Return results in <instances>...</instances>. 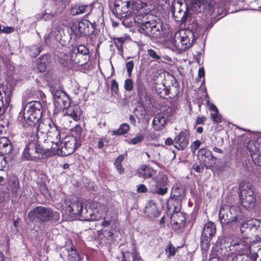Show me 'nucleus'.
I'll list each match as a JSON object with an SVG mask.
<instances>
[{"label":"nucleus","mask_w":261,"mask_h":261,"mask_svg":"<svg viewBox=\"0 0 261 261\" xmlns=\"http://www.w3.org/2000/svg\"><path fill=\"white\" fill-rule=\"evenodd\" d=\"M37 137L41 138L44 144H51L50 150L56 151L59 150L62 143L60 142L61 134L57 125L50 119H43L38 125L37 128Z\"/></svg>","instance_id":"f257e3e1"},{"label":"nucleus","mask_w":261,"mask_h":261,"mask_svg":"<svg viewBox=\"0 0 261 261\" xmlns=\"http://www.w3.org/2000/svg\"><path fill=\"white\" fill-rule=\"evenodd\" d=\"M36 138V140L34 139L32 141L29 140L23 152L22 156L27 160H40L44 156L48 155L47 153L50 151L49 147L45 144L41 146L42 139L37 138V136Z\"/></svg>","instance_id":"f03ea898"},{"label":"nucleus","mask_w":261,"mask_h":261,"mask_svg":"<svg viewBox=\"0 0 261 261\" xmlns=\"http://www.w3.org/2000/svg\"><path fill=\"white\" fill-rule=\"evenodd\" d=\"M28 218L32 223L42 224L53 220L58 221L59 215L51 208L42 206H36L28 213Z\"/></svg>","instance_id":"7ed1b4c3"},{"label":"nucleus","mask_w":261,"mask_h":261,"mask_svg":"<svg viewBox=\"0 0 261 261\" xmlns=\"http://www.w3.org/2000/svg\"><path fill=\"white\" fill-rule=\"evenodd\" d=\"M42 115V107L41 102L35 101L29 102L24 109L23 118L30 126L37 124Z\"/></svg>","instance_id":"20e7f679"},{"label":"nucleus","mask_w":261,"mask_h":261,"mask_svg":"<svg viewBox=\"0 0 261 261\" xmlns=\"http://www.w3.org/2000/svg\"><path fill=\"white\" fill-rule=\"evenodd\" d=\"M240 197L242 205L248 210H252L256 205V200L254 194V188L250 184H246L240 188Z\"/></svg>","instance_id":"39448f33"},{"label":"nucleus","mask_w":261,"mask_h":261,"mask_svg":"<svg viewBox=\"0 0 261 261\" xmlns=\"http://www.w3.org/2000/svg\"><path fill=\"white\" fill-rule=\"evenodd\" d=\"M229 210L231 217V221L235 223L237 225H241L242 228H255L256 229V224L255 222L252 221H247L246 223L244 222L245 221V217L241 211L240 207L232 205L229 206Z\"/></svg>","instance_id":"423d86ee"},{"label":"nucleus","mask_w":261,"mask_h":261,"mask_svg":"<svg viewBox=\"0 0 261 261\" xmlns=\"http://www.w3.org/2000/svg\"><path fill=\"white\" fill-rule=\"evenodd\" d=\"M95 26V23H92L88 20L84 19L77 23H74L71 28V30L76 37H81L83 36H89L93 34Z\"/></svg>","instance_id":"0eeeda50"},{"label":"nucleus","mask_w":261,"mask_h":261,"mask_svg":"<svg viewBox=\"0 0 261 261\" xmlns=\"http://www.w3.org/2000/svg\"><path fill=\"white\" fill-rule=\"evenodd\" d=\"M216 232V225L212 222H208L204 225L201 237L202 249L207 250L210 246V242Z\"/></svg>","instance_id":"6e6552de"},{"label":"nucleus","mask_w":261,"mask_h":261,"mask_svg":"<svg viewBox=\"0 0 261 261\" xmlns=\"http://www.w3.org/2000/svg\"><path fill=\"white\" fill-rule=\"evenodd\" d=\"M130 0H116L113 13L116 17L122 19L123 17L130 14Z\"/></svg>","instance_id":"1a4fd4ad"},{"label":"nucleus","mask_w":261,"mask_h":261,"mask_svg":"<svg viewBox=\"0 0 261 261\" xmlns=\"http://www.w3.org/2000/svg\"><path fill=\"white\" fill-rule=\"evenodd\" d=\"M197 156L199 161L207 168H210L215 164V161L211 151L206 148L199 150Z\"/></svg>","instance_id":"9d476101"},{"label":"nucleus","mask_w":261,"mask_h":261,"mask_svg":"<svg viewBox=\"0 0 261 261\" xmlns=\"http://www.w3.org/2000/svg\"><path fill=\"white\" fill-rule=\"evenodd\" d=\"M11 95V92L8 88L0 87V116L9 106Z\"/></svg>","instance_id":"9b49d317"},{"label":"nucleus","mask_w":261,"mask_h":261,"mask_svg":"<svg viewBox=\"0 0 261 261\" xmlns=\"http://www.w3.org/2000/svg\"><path fill=\"white\" fill-rule=\"evenodd\" d=\"M55 105L60 109H68L70 106L69 97L61 91H57L54 95Z\"/></svg>","instance_id":"f8f14e48"},{"label":"nucleus","mask_w":261,"mask_h":261,"mask_svg":"<svg viewBox=\"0 0 261 261\" xmlns=\"http://www.w3.org/2000/svg\"><path fill=\"white\" fill-rule=\"evenodd\" d=\"M76 139L74 137H66L63 145L59 148L62 154L67 156L72 154L76 147Z\"/></svg>","instance_id":"ddd939ff"},{"label":"nucleus","mask_w":261,"mask_h":261,"mask_svg":"<svg viewBox=\"0 0 261 261\" xmlns=\"http://www.w3.org/2000/svg\"><path fill=\"white\" fill-rule=\"evenodd\" d=\"M189 142V132L185 129L180 132L174 138V147L179 150H184Z\"/></svg>","instance_id":"4468645a"},{"label":"nucleus","mask_w":261,"mask_h":261,"mask_svg":"<svg viewBox=\"0 0 261 261\" xmlns=\"http://www.w3.org/2000/svg\"><path fill=\"white\" fill-rule=\"evenodd\" d=\"M167 177L164 175H160L156 181V187L152 190L154 193L159 195H164L167 192L168 188L167 187Z\"/></svg>","instance_id":"2eb2a0df"},{"label":"nucleus","mask_w":261,"mask_h":261,"mask_svg":"<svg viewBox=\"0 0 261 261\" xmlns=\"http://www.w3.org/2000/svg\"><path fill=\"white\" fill-rule=\"evenodd\" d=\"M186 217L182 213H174L171 217V223L175 229H179L184 226Z\"/></svg>","instance_id":"dca6fc26"},{"label":"nucleus","mask_w":261,"mask_h":261,"mask_svg":"<svg viewBox=\"0 0 261 261\" xmlns=\"http://www.w3.org/2000/svg\"><path fill=\"white\" fill-rule=\"evenodd\" d=\"M181 36V47L185 50L190 47L193 42L194 34L190 30H180Z\"/></svg>","instance_id":"f3484780"},{"label":"nucleus","mask_w":261,"mask_h":261,"mask_svg":"<svg viewBox=\"0 0 261 261\" xmlns=\"http://www.w3.org/2000/svg\"><path fill=\"white\" fill-rule=\"evenodd\" d=\"M228 205L222 206L219 210V219L223 225L232 224Z\"/></svg>","instance_id":"a211bd4d"},{"label":"nucleus","mask_w":261,"mask_h":261,"mask_svg":"<svg viewBox=\"0 0 261 261\" xmlns=\"http://www.w3.org/2000/svg\"><path fill=\"white\" fill-rule=\"evenodd\" d=\"M192 7L195 11L199 12L205 9L211 11L214 8V4L212 0H195Z\"/></svg>","instance_id":"6ab92c4d"},{"label":"nucleus","mask_w":261,"mask_h":261,"mask_svg":"<svg viewBox=\"0 0 261 261\" xmlns=\"http://www.w3.org/2000/svg\"><path fill=\"white\" fill-rule=\"evenodd\" d=\"M69 245L71 246H65L63 248L65 249L68 253L67 258L70 261H81L82 258L77 251L75 249L71 240L69 241Z\"/></svg>","instance_id":"aec40b11"},{"label":"nucleus","mask_w":261,"mask_h":261,"mask_svg":"<svg viewBox=\"0 0 261 261\" xmlns=\"http://www.w3.org/2000/svg\"><path fill=\"white\" fill-rule=\"evenodd\" d=\"M156 174V170L148 166L143 165L137 170L138 176L144 178H153Z\"/></svg>","instance_id":"412c9836"},{"label":"nucleus","mask_w":261,"mask_h":261,"mask_svg":"<svg viewBox=\"0 0 261 261\" xmlns=\"http://www.w3.org/2000/svg\"><path fill=\"white\" fill-rule=\"evenodd\" d=\"M185 188L180 185H174L172 188L171 196L177 201H181L185 196Z\"/></svg>","instance_id":"4be33fe9"},{"label":"nucleus","mask_w":261,"mask_h":261,"mask_svg":"<svg viewBox=\"0 0 261 261\" xmlns=\"http://www.w3.org/2000/svg\"><path fill=\"white\" fill-rule=\"evenodd\" d=\"M92 9V5H76L71 9V13L73 15L90 12Z\"/></svg>","instance_id":"5701e85b"},{"label":"nucleus","mask_w":261,"mask_h":261,"mask_svg":"<svg viewBox=\"0 0 261 261\" xmlns=\"http://www.w3.org/2000/svg\"><path fill=\"white\" fill-rule=\"evenodd\" d=\"M12 149L10 141L6 137L0 138V150L4 154L10 153Z\"/></svg>","instance_id":"b1692460"},{"label":"nucleus","mask_w":261,"mask_h":261,"mask_svg":"<svg viewBox=\"0 0 261 261\" xmlns=\"http://www.w3.org/2000/svg\"><path fill=\"white\" fill-rule=\"evenodd\" d=\"M88 55L83 54H71L70 55V60L73 63L83 65L87 63L88 61Z\"/></svg>","instance_id":"393cba45"},{"label":"nucleus","mask_w":261,"mask_h":261,"mask_svg":"<svg viewBox=\"0 0 261 261\" xmlns=\"http://www.w3.org/2000/svg\"><path fill=\"white\" fill-rule=\"evenodd\" d=\"M49 56L44 55L36 60V66L39 72H42L45 71L48 64Z\"/></svg>","instance_id":"a878e982"},{"label":"nucleus","mask_w":261,"mask_h":261,"mask_svg":"<svg viewBox=\"0 0 261 261\" xmlns=\"http://www.w3.org/2000/svg\"><path fill=\"white\" fill-rule=\"evenodd\" d=\"M166 122L165 117L162 115H158L152 121V125L154 130H159L162 129Z\"/></svg>","instance_id":"bb28decb"},{"label":"nucleus","mask_w":261,"mask_h":261,"mask_svg":"<svg viewBox=\"0 0 261 261\" xmlns=\"http://www.w3.org/2000/svg\"><path fill=\"white\" fill-rule=\"evenodd\" d=\"M145 213L150 217H158L160 213L155 203H149L145 207Z\"/></svg>","instance_id":"cd10ccee"},{"label":"nucleus","mask_w":261,"mask_h":261,"mask_svg":"<svg viewBox=\"0 0 261 261\" xmlns=\"http://www.w3.org/2000/svg\"><path fill=\"white\" fill-rule=\"evenodd\" d=\"M155 21L153 20L146 21L145 22H142L139 27V31L141 34H144L146 36H148L150 30L152 28V24L153 22Z\"/></svg>","instance_id":"c85d7f7f"},{"label":"nucleus","mask_w":261,"mask_h":261,"mask_svg":"<svg viewBox=\"0 0 261 261\" xmlns=\"http://www.w3.org/2000/svg\"><path fill=\"white\" fill-rule=\"evenodd\" d=\"M67 114L70 116L74 120L77 121L80 118L81 111L79 107L74 106L69 107L68 109H67Z\"/></svg>","instance_id":"c756f323"},{"label":"nucleus","mask_w":261,"mask_h":261,"mask_svg":"<svg viewBox=\"0 0 261 261\" xmlns=\"http://www.w3.org/2000/svg\"><path fill=\"white\" fill-rule=\"evenodd\" d=\"M152 28L150 30V33L148 36L152 38H159L161 36V25L159 22L156 21L153 22Z\"/></svg>","instance_id":"7c9ffc66"},{"label":"nucleus","mask_w":261,"mask_h":261,"mask_svg":"<svg viewBox=\"0 0 261 261\" xmlns=\"http://www.w3.org/2000/svg\"><path fill=\"white\" fill-rule=\"evenodd\" d=\"M173 15L175 17L176 21L181 23H185L188 18V13L187 10H179L177 12L174 11L173 12Z\"/></svg>","instance_id":"2f4dec72"},{"label":"nucleus","mask_w":261,"mask_h":261,"mask_svg":"<svg viewBox=\"0 0 261 261\" xmlns=\"http://www.w3.org/2000/svg\"><path fill=\"white\" fill-rule=\"evenodd\" d=\"M154 88L156 93L161 97L165 98L167 97V86L166 83L156 84Z\"/></svg>","instance_id":"473e14b6"},{"label":"nucleus","mask_w":261,"mask_h":261,"mask_svg":"<svg viewBox=\"0 0 261 261\" xmlns=\"http://www.w3.org/2000/svg\"><path fill=\"white\" fill-rule=\"evenodd\" d=\"M71 54L89 55V50L86 46L84 45H79L72 47V49L70 52V55Z\"/></svg>","instance_id":"72a5a7b5"},{"label":"nucleus","mask_w":261,"mask_h":261,"mask_svg":"<svg viewBox=\"0 0 261 261\" xmlns=\"http://www.w3.org/2000/svg\"><path fill=\"white\" fill-rule=\"evenodd\" d=\"M70 208V212L75 215H80L83 209V204L80 201H77L72 203Z\"/></svg>","instance_id":"f704fd0d"},{"label":"nucleus","mask_w":261,"mask_h":261,"mask_svg":"<svg viewBox=\"0 0 261 261\" xmlns=\"http://www.w3.org/2000/svg\"><path fill=\"white\" fill-rule=\"evenodd\" d=\"M129 130V126L126 123H123L119 126V128L117 130H114L111 132V135H122L127 133Z\"/></svg>","instance_id":"c9c22d12"},{"label":"nucleus","mask_w":261,"mask_h":261,"mask_svg":"<svg viewBox=\"0 0 261 261\" xmlns=\"http://www.w3.org/2000/svg\"><path fill=\"white\" fill-rule=\"evenodd\" d=\"M210 109L214 112V113L211 114L212 120L217 123L221 122V116L219 114L218 110L214 104L212 103L210 106Z\"/></svg>","instance_id":"e433bc0d"},{"label":"nucleus","mask_w":261,"mask_h":261,"mask_svg":"<svg viewBox=\"0 0 261 261\" xmlns=\"http://www.w3.org/2000/svg\"><path fill=\"white\" fill-rule=\"evenodd\" d=\"M167 96L169 98H174L176 96L179 92V89L173 85L167 86Z\"/></svg>","instance_id":"4c0bfd02"},{"label":"nucleus","mask_w":261,"mask_h":261,"mask_svg":"<svg viewBox=\"0 0 261 261\" xmlns=\"http://www.w3.org/2000/svg\"><path fill=\"white\" fill-rule=\"evenodd\" d=\"M173 45L177 49L185 50L184 48H181V36L180 31L175 33L174 38L172 40Z\"/></svg>","instance_id":"58836bf2"},{"label":"nucleus","mask_w":261,"mask_h":261,"mask_svg":"<svg viewBox=\"0 0 261 261\" xmlns=\"http://www.w3.org/2000/svg\"><path fill=\"white\" fill-rule=\"evenodd\" d=\"M124 160L123 155H119L115 160L114 165L116 168L117 172L120 174H122L124 173V169L122 166V162Z\"/></svg>","instance_id":"ea45409f"},{"label":"nucleus","mask_w":261,"mask_h":261,"mask_svg":"<svg viewBox=\"0 0 261 261\" xmlns=\"http://www.w3.org/2000/svg\"><path fill=\"white\" fill-rule=\"evenodd\" d=\"M9 185L11 188L12 193L16 194L19 189V181L17 177L15 176L12 177L9 181Z\"/></svg>","instance_id":"a19ab883"},{"label":"nucleus","mask_w":261,"mask_h":261,"mask_svg":"<svg viewBox=\"0 0 261 261\" xmlns=\"http://www.w3.org/2000/svg\"><path fill=\"white\" fill-rule=\"evenodd\" d=\"M121 20L123 25L127 28L133 27L134 24L136 23L134 17L130 14H128L126 17H123Z\"/></svg>","instance_id":"79ce46f5"},{"label":"nucleus","mask_w":261,"mask_h":261,"mask_svg":"<svg viewBox=\"0 0 261 261\" xmlns=\"http://www.w3.org/2000/svg\"><path fill=\"white\" fill-rule=\"evenodd\" d=\"M28 51L29 55L31 57L35 58L39 55L41 51V49L38 45H34L29 47Z\"/></svg>","instance_id":"37998d69"},{"label":"nucleus","mask_w":261,"mask_h":261,"mask_svg":"<svg viewBox=\"0 0 261 261\" xmlns=\"http://www.w3.org/2000/svg\"><path fill=\"white\" fill-rule=\"evenodd\" d=\"M249 248V245L246 244L245 241L241 242V243L235 248L238 253V254L244 253V252L247 251Z\"/></svg>","instance_id":"c03bdc74"},{"label":"nucleus","mask_w":261,"mask_h":261,"mask_svg":"<svg viewBox=\"0 0 261 261\" xmlns=\"http://www.w3.org/2000/svg\"><path fill=\"white\" fill-rule=\"evenodd\" d=\"M147 52V55L154 60L159 62V60L161 59V56L159 51H156L153 49H148Z\"/></svg>","instance_id":"a18cd8bd"},{"label":"nucleus","mask_w":261,"mask_h":261,"mask_svg":"<svg viewBox=\"0 0 261 261\" xmlns=\"http://www.w3.org/2000/svg\"><path fill=\"white\" fill-rule=\"evenodd\" d=\"M163 116L170 117L173 115L175 112L174 109L172 107H165L163 110Z\"/></svg>","instance_id":"49530a36"},{"label":"nucleus","mask_w":261,"mask_h":261,"mask_svg":"<svg viewBox=\"0 0 261 261\" xmlns=\"http://www.w3.org/2000/svg\"><path fill=\"white\" fill-rule=\"evenodd\" d=\"M165 252L168 255L173 256L176 252L175 248L171 243L168 244L165 249Z\"/></svg>","instance_id":"de8ad7c7"},{"label":"nucleus","mask_w":261,"mask_h":261,"mask_svg":"<svg viewBox=\"0 0 261 261\" xmlns=\"http://www.w3.org/2000/svg\"><path fill=\"white\" fill-rule=\"evenodd\" d=\"M124 88L128 91H130L133 90V82L131 79H127L125 81Z\"/></svg>","instance_id":"09e8293b"},{"label":"nucleus","mask_w":261,"mask_h":261,"mask_svg":"<svg viewBox=\"0 0 261 261\" xmlns=\"http://www.w3.org/2000/svg\"><path fill=\"white\" fill-rule=\"evenodd\" d=\"M54 15L53 13H45L44 14H42L41 16L40 14H38L36 15V17L37 18L43 19L45 20H47L52 19L54 17Z\"/></svg>","instance_id":"8fccbe9b"},{"label":"nucleus","mask_w":261,"mask_h":261,"mask_svg":"<svg viewBox=\"0 0 261 261\" xmlns=\"http://www.w3.org/2000/svg\"><path fill=\"white\" fill-rule=\"evenodd\" d=\"M134 68V62L133 61H130L126 63V68L127 72L129 77L131 76L132 70Z\"/></svg>","instance_id":"3c124183"},{"label":"nucleus","mask_w":261,"mask_h":261,"mask_svg":"<svg viewBox=\"0 0 261 261\" xmlns=\"http://www.w3.org/2000/svg\"><path fill=\"white\" fill-rule=\"evenodd\" d=\"M237 255L240 261H255L254 259H252L249 255L245 253Z\"/></svg>","instance_id":"603ef678"},{"label":"nucleus","mask_w":261,"mask_h":261,"mask_svg":"<svg viewBox=\"0 0 261 261\" xmlns=\"http://www.w3.org/2000/svg\"><path fill=\"white\" fill-rule=\"evenodd\" d=\"M123 40L122 38H117L114 40V42L118 50H122Z\"/></svg>","instance_id":"864d4df0"},{"label":"nucleus","mask_w":261,"mask_h":261,"mask_svg":"<svg viewBox=\"0 0 261 261\" xmlns=\"http://www.w3.org/2000/svg\"><path fill=\"white\" fill-rule=\"evenodd\" d=\"M144 139V137L142 135H139V136H137L136 137H135V138H133L130 141V143L132 144H137V143H139V142H141Z\"/></svg>","instance_id":"5fc2aeb1"},{"label":"nucleus","mask_w":261,"mask_h":261,"mask_svg":"<svg viewBox=\"0 0 261 261\" xmlns=\"http://www.w3.org/2000/svg\"><path fill=\"white\" fill-rule=\"evenodd\" d=\"M111 90L115 93H117L118 92V84L115 80L111 81Z\"/></svg>","instance_id":"6e6d98bb"},{"label":"nucleus","mask_w":261,"mask_h":261,"mask_svg":"<svg viewBox=\"0 0 261 261\" xmlns=\"http://www.w3.org/2000/svg\"><path fill=\"white\" fill-rule=\"evenodd\" d=\"M132 257L133 258V261H143V260L139 255V253L136 250H134L132 252Z\"/></svg>","instance_id":"4d7b16f0"},{"label":"nucleus","mask_w":261,"mask_h":261,"mask_svg":"<svg viewBox=\"0 0 261 261\" xmlns=\"http://www.w3.org/2000/svg\"><path fill=\"white\" fill-rule=\"evenodd\" d=\"M201 144V141L198 140L193 142L191 146L192 151L195 152L200 147Z\"/></svg>","instance_id":"13d9d810"},{"label":"nucleus","mask_w":261,"mask_h":261,"mask_svg":"<svg viewBox=\"0 0 261 261\" xmlns=\"http://www.w3.org/2000/svg\"><path fill=\"white\" fill-rule=\"evenodd\" d=\"M7 164L6 158L3 154H0V170L3 169Z\"/></svg>","instance_id":"bf43d9fd"},{"label":"nucleus","mask_w":261,"mask_h":261,"mask_svg":"<svg viewBox=\"0 0 261 261\" xmlns=\"http://www.w3.org/2000/svg\"><path fill=\"white\" fill-rule=\"evenodd\" d=\"M243 240L240 239H236L235 240H232L230 242V245L231 246L234 247L235 248L237 247V246L239 245L241 243V242H242Z\"/></svg>","instance_id":"052dcab7"},{"label":"nucleus","mask_w":261,"mask_h":261,"mask_svg":"<svg viewBox=\"0 0 261 261\" xmlns=\"http://www.w3.org/2000/svg\"><path fill=\"white\" fill-rule=\"evenodd\" d=\"M105 143H108V141L106 138H100L98 142V148H102L104 147Z\"/></svg>","instance_id":"680f3d73"},{"label":"nucleus","mask_w":261,"mask_h":261,"mask_svg":"<svg viewBox=\"0 0 261 261\" xmlns=\"http://www.w3.org/2000/svg\"><path fill=\"white\" fill-rule=\"evenodd\" d=\"M14 30L13 28L10 27H7L4 28L3 29H1L0 33H7V34L11 33L13 32L14 31Z\"/></svg>","instance_id":"e2e57ef3"},{"label":"nucleus","mask_w":261,"mask_h":261,"mask_svg":"<svg viewBox=\"0 0 261 261\" xmlns=\"http://www.w3.org/2000/svg\"><path fill=\"white\" fill-rule=\"evenodd\" d=\"M250 152L252 159H253L255 158L254 156L255 155V154H256L257 156H259L261 154V152H259L258 150H253L251 148V145H250Z\"/></svg>","instance_id":"0e129e2a"},{"label":"nucleus","mask_w":261,"mask_h":261,"mask_svg":"<svg viewBox=\"0 0 261 261\" xmlns=\"http://www.w3.org/2000/svg\"><path fill=\"white\" fill-rule=\"evenodd\" d=\"M137 191L140 193H145L147 192V188L143 184H140L137 188Z\"/></svg>","instance_id":"69168bd1"},{"label":"nucleus","mask_w":261,"mask_h":261,"mask_svg":"<svg viewBox=\"0 0 261 261\" xmlns=\"http://www.w3.org/2000/svg\"><path fill=\"white\" fill-rule=\"evenodd\" d=\"M193 169L195 171H196L198 173H201L203 170V167H201L200 166L197 165V164H194L193 166Z\"/></svg>","instance_id":"338daca9"},{"label":"nucleus","mask_w":261,"mask_h":261,"mask_svg":"<svg viewBox=\"0 0 261 261\" xmlns=\"http://www.w3.org/2000/svg\"><path fill=\"white\" fill-rule=\"evenodd\" d=\"M207 119L205 116L199 117L197 118L196 123V124H203Z\"/></svg>","instance_id":"774afa93"}]
</instances>
